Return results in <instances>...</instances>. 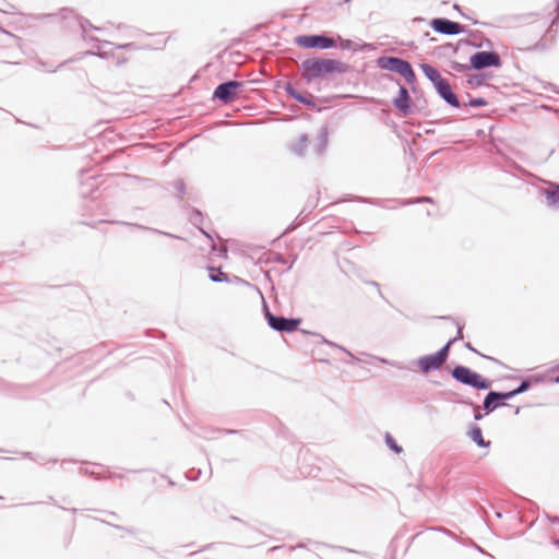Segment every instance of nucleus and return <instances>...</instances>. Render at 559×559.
Returning a JSON list of instances; mask_svg holds the SVG:
<instances>
[{
	"label": "nucleus",
	"mask_w": 559,
	"mask_h": 559,
	"mask_svg": "<svg viewBox=\"0 0 559 559\" xmlns=\"http://www.w3.org/2000/svg\"><path fill=\"white\" fill-rule=\"evenodd\" d=\"M300 70L302 78L309 83L329 73H345L347 66L334 59L310 58L301 62Z\"/></svg>",
	"instance_id": "1"
},
{
	"label": "nucleus",
	"mask_w": 559,
	"mask_h": 559,
	"mask_svg": "<svg viewBox=\"0 0 559 559\" xmlns=\"http://www.w3.org/2000/svg\"><path fill=\"white\" fill-rule=\"evenodd\" d=\"M451 376L455 381L476 390H487L491 386L489 379L484 378L465 366H455L451 371Z\"/></svg>",
	"instance_id": "2"
},
{
	"label": "nucleus",
	"mask_w": 559,
	"mask_h": 559,
	"mask_svg": "<svg viewBox=\"0 0 559 559\" xmlns=\"http://www.w3.org/2000/svg\"><path fill=\"white\" fill-rule=\"evenodd\" d=\"M453 341L448 343L439 349L437 353L431 355L423 356L418 359V367L425 373L440 369L449 357V350L452 346Z\"/></svg>",
	"instance_id": "3"
},
{
	"label": "nucleus",
	"mask_w": 559,
	"mask_h": 559,
	"mask_svg": "<svg viewBox=\"0 0 559 559\" xmlns=\"http://www.w3.org/2000/svg\"><path fill=\"white\" fill-rule=\"evenodd\" d=\"M264 310L267 324L270 325L271 329L277 332H294L298 329L299 324L301 323L300 319L285 318L282 316H275L271 313L266 305H264Z\"/></svg>",
	"instance_id": "4"
},
{
	"label": "nucleus",
	"mask_w": 559,
	"mask_h": 559,
	"mask_svg": "<svg viewBox=\"0 0 559 559\" xmlns=\"http://www.w3.org/2000/svg\"><path fill=\"white\" fill-rule=\"evenodd\" d=\"M501 67V58L496 51H477L471 56V68L483 70L486 68Z\"/></svg>",
	"instance_id": "5"
},
{
	"label": "nucleus",
	"mask_w": 559,
	"mask_h": 559,
	"mask_svg": "<svg viewBox=\"0 0 559 559\" xmlns=\"http://www.w3.org/2000/svg\"><path fill=\"white\" fill-rule=\"evenodd\" d=\"M296 43L309 49H329L335 46L334 39L325 35L298 36Z\"/></svg>",
	"instance_id": "6"
},
{
	"label": "nucleus",
	"mask_w": 559,
	"mask_h": 559,
	"mask_svg": "<svg viewBox=\"0 0 559 559\" xmlns=\"http://www.w3.org/2000/svg\"><path fill=\"white\" fill-rule=\"evenodd\" d=\"M241 86L238 81H228L219 84L214 91V97L224 104L231 103L237 97V90Z\"/></svg>",
	"instance_id": "7"
},
{
	"label": "nucleus",
	"mask_w": 559,
	"mask_h": 559,
	"mask_svg": "<svg viewBox=\"0 0 559 559\" xmlns=\"http://www.w3.org/2000/svg\"><path fill=\"white\" fill-rule=\"evenodd\" d=\"M114 49H126V50H135L138 46L134 43H127L121 45H115L110 41H99L93 51L88 53L98 56L100 58H108L109 56H114Z\"/></svg>",
	"instance_id": "8"
},
{
	"label": "nucleus",
	"mask_w": 559,
	"mask_h": 559,
	"mask_svg": "<svg viewBox=\"0 0 559 559\" xmlns=\"http://www.w3.org/2000/svg\"><path fill=\"white\" fill-rule=\"evenodd\" d=\"M430 26L435 32L444 35H457L463 32V26L460 23L444 17L433 19Z\"/></svg>",
	"instance_id": "9"
},
{
	"label": "nucleus",
	"mask_w": 559,
	"mask_h": 559,
	"mask_svg": "<svg viewBox=\"0 0 559 559\" xmlns=\"http://www.w3.org/2000/svg\"><path fill=\"white\" fill-rule=\"evenodd\" d=\"M409 64L408 61L397 57H381L378 59V66L381 69L399 73L400 75H402V72H405Z\"/></svg>",
	"instance_id": "10"
},
{
	"label": "nucleus",
	"mask_w": 559,
	"mask_h": 559,
	"mask_svg": "<svg viewBox=\"0 0 559 559\" xmlns=\"http://www.w3.org/2000/svg\"><path fill=\"white\" fill-rule=\"evenodd\" d=\"M508 394L504 392L490 391L483 403V407L487 414L493 412L500 405H503V401H507Z\"/></svg>",
	"instance_id": "11"
},
{
	"label": "nucleus",
	"mask_w": 559,
	"mask_h": 559,
	"mask_svg": "<svg viewBox=\"0 0 559 559\" xmlns=\"http://www.w3.org/2000/svg\"><path fill=\"white\" fill-rule=\"evenodd\" d=\"M436 90L440 97L452 107L459 108L461 106L457 96L453 93L447 80L440 81L439 85L436 86Z\"/></svg>",
	"instance_id": "12"
},
{
	"label": "nucleus",
	"mask_w": 559,
	"mask_h": 559,
	"mask_svg": "<svg viewBox=\"0 0 559 559\" xmlns=\"http://www.w3.org/2000/svg\"><path fill=\"white\" fill-rule=\"evenodd\" d=\"M409 102H411V97H409L407 88L405 86H400L399 95L393 100L394 106L400 111H402L403 114L406 115L409 112Z\"/></svg>",
	"instance_id": "13"
},
{
	"label": "nucleus",
	"mask_w": 559,
	"mask_h": 559,
	"mask_svg": "<svg viewBox=\"0 0 559 559\" xmlns=\"http://www.w3.org/2000/svg\"><path fill=\"white\" fill-rule=\"evenodd\" d=\"M420 69L424 72V74L427 76V79L429 81H431V83L433 84L435 87L439 85L440 81H444V79L441 76V74L435 67H432L428 63H421Z\"/></svg>",
	"instance_id": "14"
},
{
	"label": "nucleus",
	"mask_w": 559,
	"mask_h": 559,
	"mask_svg": "<svg viewBox=\"0 0 559 559\" xmlns=\"http://www.w3.org/2000/svg\"><path fill=\"white\" fill-rule=\"evenodd\" d=\"M285 92L295 100L305 104L307 106H314V102L310 98L305 97L302 94H300L290 83H287L284 87Z\"/></svg>",
	"instance_id": "15"
},
{
	"label": "nucleus",
	"mask_w": 559,
	"mask_h": 559,
	"mask_svg": "<svg viewBox=\"0 0 559 559\" xmlns=\"http://www.w3.org/2000/svg\"><path fill=\"white\" fill-rule=\"evenodd\" d=\"M468 436L480 448H487L490 444L489 441H485V439L483 438V432H481L480 427H478L476 425L471 427V429L468 431Z\"/></svg>",
	"instance_id": "16"
},
{
	"label": "nucleus",
	"mask_w": 559,
	"mask_h": 559,
	"mask_svg": "<svg viewBox=\"0 0 559 559\" xmlns=\"http://www.w3.org/2000/svg\"><path fill=\"white\" fill-rule=\"evenodd\" d=\"M307 142H308V136L307 134H300L297 142L296 143H293L290 145V151L293 153H295L296 155L298 156H304L305 155V151H306V146H307Z\"/></svg>",
	"instance_id": "17"
},
{
	"label": "nucleus",
	"mask_w": 559,
	"mask_h": 559,
	"mask_svg": "<svg viewBox=\"0 0 559 559\" xmlns=\"http://www.w3.org/2000/svg\"><path fill=\"white\" fill-rule=\"evenodd\" d=\"M326 146H328V132H326V129H323L318 136V143L316 145V153L318 155L323 154Z\"/></svg>",
	"instance_id": "18"
},
{
	"label": "nucleus",
	"mask_w": 559,
	"mask_h": 559,
	"mask_svg": "<svg viewBox=\"0 0 559 559\" xmlns=\"http://www.w3.org/2000/svg\"><path fill=\"white\" fill-rule=\"evenodd\" d=\"M545 198L549 205L559 204V186L545 191Z\"/></svg>",
	"instance_id": "19"
},
{
	"label": "nucleus",
	"mask_w": 559,
	"mask_h": 559,
	"mask_svg": "<svg viewBox=\"0 0 559 559\" xmlns=\"http://www.w3.org/2000/svg\"><path fill=\"white\" fill-rule=\"evenodd\" d=\"M530 385H531V382L528 380H523L516 389H514L510 392H506L508 394V399L511 400L514 396H516L521 393H524L526 390H528Z\"/></svg>",
	"instance_id": "20"
},
{
	"label": "nucleus",
	"mask_w": 559,
	"mask_h": 559,
	"mask_svg": "<svg viewBox=\"0 0 559 559\" xmlns=\"http://www.w3.org/2000/svg\"><path fill=\"white\" fill-rule=\"evenodd\" d=\"M210 278L213 282L221 283L227 281V274L222 272L218 269L211 267L210 269Z\"/></svg>",
	"instance_id": "21"
},
{
	"label": "nucleus",
	"mask_w": 559,
	"mask_h": 559,
	"mask_svg": "<svg viewBox=\"0 0 559 559\" xmlns=\"http://www.w3.org/2000/svg\"><path fill=\"white\" fill-rule=\"evenodd\" d=\"M385 443L395 453H401L403 451L402 447H400L396 443V441L394 440V438L390 433L385 435Z\"/></svg>",
	"instance_id": "22"
},
{
	"label": "nucleus",
	"mask_w": 559,
	"mask_h": 559,
	"mask_svg": "<svg viewBox=\"0 0 559 559\" xmlns=\"http://www.w3.org/2000/svg\"><path fill=\"white\" fill-rule=\"evenodd\" d=\"M402 76L405 79V81L408 83V84H413L416 80V75H415V72L412 68V66L409 64L408 68L405 70V72H402Z\"/></svg>",
	"instance_id": "23"
},
{
	"label": "nucleus",
	"mask_w": 559,
	"mask_h": 559,
	"mask_svg": "<svg viewBox=\"0 0 559 559\" xmlns=\"http://www.w3.org/2000/svg\"><path fill=\"white\" fill-rule=\"evenodd\" d=\"M485 105H487V100H485L481 97L473 98L467 104V106H471V107H483Z\"/></svg>",
	"instance_id": "24"
},
{
	"label": "nucleus",
	"mask_w": 559,
	"mask_h": 559,
	"mask_svg": "<svg viewBox=\"0 0 559 559\" xmlns=\"http://www.w3.org/2000/svg\"><path fill=\"white\" fill-rule=\"evenodd\" d=\"M354 488L358 489L361 495H369L370 492H374L373 488L364 484H358L354 486Z\"/></svg>",
	"instance_id": "25"
},
{
	"label": "nucleus",
	"mask_w": 559,
	"mask_h": 559,
	"mask_svg": "<svg viewBox=\"0 0 559 559\" xmlns=\"http://www.w3.org/2000/svg\"><path fill=\"white\" fill-rule=\"evenodd\" d=\"M451 68H452L454 71H457V72H465L466 70H468V69L471 68V66H467V64H461V63H459V62H452Z\"/></svg>",
	"instance_id": "26"
},
{
	"label": "nucleus",
	"mask_w": 559,
	"mask_h": 559,
	"mask_svg": "<svg viewBox=\"0 0 559 559\" xmlns=\"http://www.w3.org/2000/svg\"><path fill=\"white\" fill-rule=\"evenodd\" d=\"M416 202H432V200L428 197H423V198H418L416 200H407V201H404L402 204L403 205H408V204H413V203H416Z\"/></svg>",
	"instance_id": "27"
},
{
	"label": "nucleus",
	"mask_w": 559,
	"mask_h": 559,
	"mask_svg": "<svg viewBox=\"0 0 559 559\" xmlns=\"http://www.w3.org/2000/svg\"><path fill=\"white\" fill-rule=\"evenodd\" d=\"M466 404L474 406V419L480 420L483 418V415L479 411V406L474 405L472 402H466Z\"/></svg>",
	"instance_id": "28"
},
{
	"label": "nucleus",
	"mask_w": 559,
	"mask_h": 559,
	"mask_svg": "<svg viewBox=\"0 0 559 559\" xmlns=\"http://www.w3.org/2000/svg\"><path fill=\"white\" fill-rule=\"evenodd\" d=\"M175 188H176V190L178 191L179 194H183L185 193V182L181 179L176 181Z\"/></svg>",
	"instance_id": "29"
},
{
	"label": "nucleus",
	"mask_w": 559,
	"mask_h": 559,
	"mask_svg": "<svg viewBox=\"0 0 559 559\" xmlns=\"http://www.w3.org/2000/svg\"><path fill=\"white\" fill-rule=\"evenodd\" d=\"M461 338H463V326L459 324V325H457V333H456V336H455V337H453V338H451L450 341H453V344H454L456 341H459V340H461Z\"/></svg>",
	"instance_id": "30"
},
{
	"label": "nucleus",
	"mask_w": 559,
	"mask_h": 559,
	"mask_svg": "<svg viewBox=\"0 0 559 559\" xmlns=\"http://www.w3.org/2000/svg\"><path fill=\"white\" fill-rule=\"evenodd\" d=\"M201 216L202 214L199 211H195L191 216L192 223L197 224L199 221H201Z\"/></svg>",
	"instance_id": "31"
},
{
	"label": "nucleus",
	"mask_w": 559,
	"mask_h": 559,
	"mask_svg": "<svg viewBox=\"0 0 559 559\" xmlns=\"http://www.w3.org/2000/svg\"><path fill=\"white\" fill-rule=\"evenodd\" d=\"M86 25H88L90 27H93L92 24L88 21H85V22L81 23V27H82L84 33L86 32Z\"/></svg>",
	"instance_id": "32"
},
{
	"label": "nucleus",
	"mask_w": 559,
	"mask_h": 559,
	"mask_svg": "<svg viewBox=\"0 0 559 559\" xmlns=\"http://www.w3.org/2000/svg\"><path fill=\"white\" fill-rule=\"evenodd\" d=\"M379 361L382 362V364H388V365H391V366H396L395 362H391L384 358H379Z\"/></svg>",
	"instance_id": "33"
},
{
	"label": "nucleus",
	"mask_w": 559,
	"mask_h": 559,
	"mask_svg": "<svg viewBox=\"0 0 559 559\" xmlns=\"http://www.w3.org/2000/svg\"><path fill=\"white\" fill-rule=\"evenodd\" d=\"M465 347H466L467 349H469V350L474 352V353L479 354V353H478V352H477V350H476V349L471 345V343H466V344H465Z\"/></svg>",
	"instance_id": "34"
},
{
	"label": "nucleus",
	"mask_w": 559,
	"mask_h": 559,
	"mask_svg": "<svg viewBox=\"0 0 559 559\" xmlns=\"http://www.w3.org/2000/svg\"><path fill=\"white\" fill-rule=\"evenodd\" d=\"M199 474H200V471L197 473V475H195V476L188 475V478H190V479H197Z\"/></svg>",
	"instance_id": "35"
},
{
	"label": "nucleus",
	"mask_w": 559,
	"mask_h": 559,
	"mask_svg": "<svg viewBox=\"0 0 559 559\" xmlns=\"http://www.w3.org/2000/svg\"><path fill=\"white\" fill-rule=\"evenodd\" d=\"M324 343H326V344H329V345H331V346H336L334 343L329 342V341H326V340H324Z\"/></svg>",
	"instance_id": "36"
},
{
	"label": "nucleus",
	"mask_w": 559,
	"mask_h": 559,
	"mask_svg": "<svg viewBox=\"0 0 559 559\" xmlns=\"http://www.w3.org/2000/svg\"><path fill=\"white\" fill-rule=\"evenodd\" d=\"M134 226L138 227V228H141V229H147L146 227H143L141 225H134Z\"/></svg>",
	"instance_id": "37"
},
{
	"label": "nucleus",
	"mask_w": 559,
	"mask_h": 559,
	"mask_svg": "<svg viewBox=\"0 0 559 559\" xmlns=\"http://www.w3.org/2000/svg\"><path fill=\"white\" fill-rule=\"evenodd\" d=\"M556 10H557V13H558L557 19H559V4L557 5Z\"/></svg>",
	"instance_id": "38"
},
{
	"label": "nucleus",
	"mask_w": 559,
	"mask_h": 559,
	"mask_svg": "<svg viewBox=\"0 0 559 559\" xmlns=\"http://www.w3.org/2000/svg\"><path fill=\"white\" fill-rule=\"evenodd\" d=\"M152 230H153L154 233H156V234H162V231H159V230H156V229H152Z\"/></svg>",
	"instance_id": "39"
},
{
	"label": "nucleus",
	"mask_w": 559,
	"mask_h": 559,
	"mask_svg": "<svg viewBox=\"0 0 559 559\" xmlns=\"http://www.w3.org/2000/svg\"><path fill=\"white\" fill-rule=\"evenodd\" d=\"M555 381L559 383V374L556 377Z\"/></svg>",
	"instance_id": "40"
},
{
	"label": "nucleus",
	"mask_w": 559,
	"mask_h": 559,
	"mask_svg": "<svg viewBox=\"0 0 559 559\" xmlns=\"http://www.w3.org/2000/svg\"><path fill=\"white\" fill-rule=\"evenodd\" d=\"M350 0H345V2H349Z\"/></svg>",
	"instance_id": "41"
}]
</instances>
